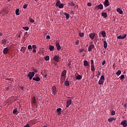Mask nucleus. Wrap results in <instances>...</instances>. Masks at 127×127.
I'll list each match as a JSON object with an SVG mask.
<instances>
[{
	"label": "nucleus",
	"instance_id": "30",
	"mask_svg": "<svg viewBox=\"0 0 127 127\" xmlns=\"http://www.w3.org/2000/svg\"><path fill=\"white\" fill-rule=\"evenodd\" d=\"M78 35H79L80 37H83V36H84V33H78Z\"/></svg>",
	"mask_w": 127,
	"mask_h": 127
},
{
	"label": "nucleus",
	"instance_id": "19",
	"mask_svg": "<svg viewBox=\"0 0 127 127\" xmlns=\"http://www.w3.org/2000/svg\"><path fill=\"white\" fill-rule=\"evenodd\" d=\"M26 48L24 47H22L21 48L20 51H21L23 54H24V52L26 51Z\"/></svg>",
	"mask_w": 127,
	"mask_h": 127
},
{
	"label": "nucleus",
	"instance_id": "64",
	"mask_svg": "<svg viewBox=\"0 0 127 127\" xmlns=\"http://www.w3.org/2000/svg\"><path fill=\"white\" fill-rule=\"evenodd\" d=\"M105 52H106V51H104V53H105Z\"/></svg>",
	"mask_w": 127,
	"mask_h": 127
},
{
	"label": "nucleus",
	"instance_id": "56",
	"mask_svg": "<svg viewBox=\"0 0 127 127\" xmlns=\"http://www.w3.org/2000/svg\"><path fill=\"white\" fill-rule=\"evenodd\" d=\"M105 64H106V61H103L102 62V65H104Z\"/></svg>",
	"mask_w": 127,
	"mask_h": 127
},
{
	"label": "nucleus",
	"instance_id": "61",
	"mask_svg": "<svg viewBox=\"0 0 127 127\" xmlns=\"http://www.w3.org/2000/svg\"><path fill=\"white\" fill-rule=\"evenodd\" d=\"M67 65L68 66H70V65H71V63H68V64H67Z\"/></svg>",
	"mask_w": 127,
	"mask_h": 127
},
{
	"label": "nucleus",
	"instance_id": "52",
	"mask_svg": "<svg viewBox=\"0 0 127 127\" xmlns=\"http://www.w3.org/2000/svg\"><path fill=\"white\" fill-rule=\"evenodd\" d=\"M107 10L108 12H110L111 11V8H107Z\"/></svg>",
	"mask_w": 127,
	"mask_h": 127
},
{
	"label": "nucleus",
	"instance_id": "26",
	"mask_svg": "<svg viewBox=\"0 0 127 127\" xmlns=\"http://www.w3.org/2000/svg\"><path fill=\"white\" fill-rule=\"evenodd\" d=\"M101 34L102 35L103 37H106V33L105 31H103L101 32Z\"/></svg>",
	"mask_w": 127,
	"mask_h": 127
},
{
	"label": "nucleus",
	"instance_id": "48",
	"mask_svg": "<svg viewBox=\"0 0 127 127\" xmlns=\"http://www.w3.org/2000/svg\"><path fill=\"white\" fill-rule=\"evenodd\" d=\"M6 42V40H5V39L2 40V43H5Z\"/></svg>",
	"mask_w": 127,
	"mask_h": 127
},
{
	"label": "nucleus",
	"instance_id": "31",
	"mask_svg": "<svg viewBox=\"0 0 127 127\" xmlns=\"http://www.w3.org/2000/svg\"><path fill=\"white\" fill-rule=\"evenodd\" d=\"M122 71L121 70H118L117 72H116V74L117 75H120V74H121Z\"/></svg>",
	"mask_w": 127,
	"mask_h": 127
},
{
	"label": "nucleus",
	"instance_id": "49",
	"mask_svg": "<svg viewBox=\"0 0 127 127\" xmlns=\"http://www.w3.org/2000/svg\"><path fill=\"white\" fill-rule=\"evenodd\" d=\"M27 7V4H24V5H23L24 9H26Z\"/></svg>",
	"mask_w": 127,
	"mask_h": 127
},
{
	"label": "nucleus",
	"instance_id": "7",
	"mask_svg": "<svg viewBox=\"0 0 127 127\" xmlns=\"http://www.w3.org/2000/svg\"><path fill=\"white\" fill-rule=\"evenodd\" d=\"M33 80H35L36 81L39 82V81H40L41 78L39 76H37L36 77H33Z\"/></svg>",
	"mask_w": 127,
	"mask_h": 127
},
{
	"label": "nucleus",
	"instance_id": "29",
	"mask_svg": "<svg viewBox=\"0 0 127 127\" xmlns=\"http://www.w3.org/2000/svg\"><path fill=\"white\" fill-rule=\"evenodd\" d=\"M27 48L30 51H31L32 50V46L31 45H29L28 47Z\"/></svg>",
	"mask_w": 127,
	"mask_h": 127
},
{
	"label": "nucleus",
	"instance_id": "36",
	"mask_svg": "<svg viewBox=\"0 0 127 127\" xmlns=\"http://www.w3.org/2000/svg\"><path fill=\"white\" fill-rule=\"evenodd\" d=\"M94 61L93 60H91V68H92V67L93 66V64H94Z\"/></svg>",
	"mask_w": 127,
	"mask_h": 127
},
{
	"label": "nucleus",
	"instance_id": "22",
	"mask_svg": "<svg viewBox=\"0 0 127 127\" xmlns=\"http://www.w3.org/2000/svg\"><path fill=\"white\" fill-rule=\"evenodd\" d=\"M64 15H65V17L67 20H68L70 17V14H68V13H64Z\"/></svg>",
	"mask_w": 127,
	"mask_h": 127
},
{
	"label": "nucleus",
	"instance_id": "27",
	"mask_svg": "<svg viewBox=\"0 0 127 127\" xmlns=\"http://www.w3.org/2000/svg\"><path fill=\"white\" fill-rule=\"evenodd\" d=\"M49 49L51 51H54L55 47L53 46H50Z\"/></svg>",
	"mask_w": 127,
	"mask_h": 127
},
{
	"label": "nucleus",
	"instance_id": "47",
	"mask_svg": "<svg viewBox=\"0 0 127 127\" xmlns=\"http://www.w3.org/2000/svg\"><path fill=\"white\" fill-rule=\"evenodd\" d=\"M37 48V46L35 45H33L32 46V49H36Z\"/></svg>",
	"mask_w": 127,
	"mask_h": 127
},
{
	"label": "nucleus",
	"instance_id": "39",
	"mask_svg": "<svg viewBox=\"0 0 127 127\" xmlns=\"http://www.w3.org/2000/svg\"><path fill=\"white\" fill-rule=\"evenodd\" d=\"M23 29L25 30H29V27H28V26H25V27H23Z\"/></svg>",
	"mask_w": 127,
	"mask_h": 127
},
{
	"label": "nucleus",
	"instance_id": "43",
	"mask_svg": "<svg viewBox=\"0 0 127 127\" xmlns=\"http://www.w3.org/2000/svg\"><path fill=\"white\" fill-rule=\"evenodd\" d=\"M60 49H61V46L60 45V43H59L58 47L57 48L58 51H60Z\"/></svg>",
	"mask_w": 127,
	"mask_h": 127
},
{
	"label": "nucleus",
	"instance_id": "21",
	"mask_svg": "<svg viewBox=\"0 0 127 127\" xmlns=\"http://www.w3.org/2000/svg\"><path fill=\"white\" fill-rule=\"evenodd\" d=\"M66 71L65 70H64V71L62 72L61 76L62 77L65 76V75H66Z\"/></svg>",
	"mask_w": 127,
	"mask_h": 127
},
{
	"label": "nucleus",
	"instance_id": "58",
	"mask_svg": "<svg viewBox=\"0 0 127 127\" xmlns=\"http://www.w3.org/2000/svg\"><path fill=\"white\" fill-rule=\"evenodd\" d=\"M56 45V46L57 47V48H58L59 43L57 42Z\"/></svg>",
	"mask_w": 127,
	"mask_h": 127
},
{
	"label": "nucleus",
	"instance_id": "38",
	"mask_svg": "<svg viewBox=\"0 0 127 127\" xmlns=\"http://www.w3.org/2000/svg\"><path fill=\"white\" fill-rule=\"evenodd\" d=\"M79 53H82L83 52H84V51H85L84 49H82L81 50L79 49Z\"/></svg>",
	"mask_w": 127,
	"mask_h": 127
},
{
	"label": "nucleus",
	"instance_id": "25",
	"mask_svg": "<svg viewBox=\"0 0 127 127\" xmlns=\"http://www.w3.org/2000/svg\"><path fill=\"white\" fill-rule=\"evenodd\" d=\"M32 102L33 104H35L36 101V98L35 97V96H33V98H32Z\"/></svg>",
	"mask_w": 127,
	"mask_h": 127
},
{
	"label": "nucleus",
	"instance_id": "33",
	"mask_svg": "<svg viewBox=\"0 0 127 127\" xmlns=\"http://www.w3.org/2000/svg\"><path fill=\"white\" fill-rule=\"evenodd\" d=\"M64 4H61V1H60V5L59 6V8H64Z\"/></svg>",
	"mask_w": 127,
	"mask_h": 127
},
{
	"label": "nucleus",
	"instance_id": "45",
	"mask_svg": "<svg viewBox=\"0 0 127 127\" xmlns=\"http://www.w3.org/2000/svg\"><path fill=\"white\" fill-rule=\"evenodd\" d=\"M95 9L96 10H99V7H98V5H96L95 7Z\"/></svg>",
	"mask_w": 127,
	"mask_h": 127
},
{
	"label": "nucleus",
	"instance_id": "20",
	"mask_svg": "<svg viewBox=\"0 0 127 127\" xmlns=\"http://www.w3.org/2000/svg\"><path fill=\"white\" fill-rule=\"evenodd\" d=\"M61 111H62V109H61V108H58V109H57L58 115H61Z\"/></svg>",
	"mask_w": 127,
	"mask_h": 127
},
{
	"label": "nucleus",
	"instance_id": "57",
	"mask_svg": "<svg viewBox=\"0 0 127 127\" xmlns=\"http://www.w3.org/2000/svg\"><path fill=\"white\" fill-rule=\"evenodd\" d=\"M117 11L118 12H119V13H120V8H118L117 9Z\"/></svg>",
	"mask_w": 127,
	"mask_h": 127
},
{
	"label": "nucleus",
	"instance_id": "59",
	"mask_svg": "<svg viewBox=\"0 0 127 127\" xmlns=\"http://www.w3.org/2000/svg\"><path fill=\"white\" fill-rule=\"evenodd\" d=\"M33 72H34V73H35V72L36 73H37V72H38V70H36V69H34Z\"/></svg>",
	"mask_w": 127,
	"mask_h": 127
},
{
	"label": "nucleus",
	"instance_id": "35",
	"mask_svg": "<svg viewBox=\"0 0 127 127\" xmlns=\"http://www.w3.org/2000/svg\"><path fill=\"white\" fill-rule=\"evenodd\" d=\"M17 108H15L13 110V114H16V113H17Z\"/></svg>",
	"mask_w": 127,
	"mask_h": 127
},
{
	"label": "nucleus",
	"instance_id": "15",
	"mask_svg": "<svg viewBox=\"0 0 127 127\" xmlns=\"http://www.w3.org/2000/svg\"><path fill=\"white\" fill-rule=\"evenodd\" d=\"M68 78L66 79V80H65V81H64V85H65V86H69V85H70L69 84V82L68 81Z\"/></svg>",
	"mask_w": 127,
	"mask_h": 127
},
{
	"label": "nucleus",
	"instance_id": "34",
	"mask_svg": "<svg viewBox=\"0 0 127 127\" xmlns=\"http://www.w3.org/2000/svg\"><path fill=\"white\" fill-rule=\"evenodd\" d=\"M45 60V61H49L50 60V56H46Z\"/></svg>",
	"mask_w": 127,
	"mask_h": 127
},
{
	"label": "nucleus",
	"instance_id": "18",
	"mask_svg": "<svg viewBox=\"0 0 127 127\" xmlns=\"http://www.w3.org/2000/svg\"><path fill=\"white\" fill-rule=\"evenodd\" d=\"M98 9H104V6L102 4H99L98 5Z\"/></svg>",
	"mask_w": 127,
	"mask_h": 127
},
{
	"label": "nucleus",
	"instance_id": "44",
	"mask_svg": "<svg viewBox=\"0 0 127 127\" xmlns=\"http://www.w3.org/2000/svg\"><path fill=\"white\" fill-rule=\"evenodd\" d=\"M70 5L71 6H74L75 4H74V3H73V2H70Z\"/></svg>",
	"mask_w": 127,
	"mask_h": 127
},
{
	"label": "nucleus",
	"instance_id": "13",
	"mask_svg": "<svg viewBox=\"0 0 127 127\" xmlns=\"http://www.w3.org/2000/svg\"><path fill=\"white\" fill-rule=\"evenodd\" d=\"M102 16L103 17V18H107V13L106 12H102L101 14Z\"/></svg>",
	"mask_w": 127,
	"mask_h": 127
},
{
	"label": "nucleus",
	"instance_id": "1",
	"mask_svg": "<svg viewBox=\"0 0 127 127\" xmlns=\"http://www.w3.org/2000/svg\"><path fill=\"white\" fill-rule=\"evenodd\" d=\"M105 76H104V75H102L100 77V78L98 81L99 85H103L104 82L105 81Z\"/></svg>",
	"mask_w": 127,
	"mask_h": 127
},
{
	"label": "nucleus",
	"instance_id": "3",
	"mask_svg": "<svg viewBox=\"0 0 127 127\" xmlns=\"http://www.w3.org/2000/svg\"><path fill=\"white\" fill-rule=\"evenodd\" d=\"M126 38H127V34H124L123 35H119V36H117V38L120 40H124Z\"/></svg>",
	"mask_w": 127,
	"mask_h": 127
},
{
	"label": "nucleus",
	"instance_id": "16",
	"mask_svg": "<svg viewBox=\"0 0 127 127\" xmlns=\"http://www.w3.org/2000/svg\"><path fill=\"white\" fill-rule=\"evenodd\" d=\"M76 80H81L82 79V76L81 75H80V74H77V76L76 77Z\"/></svg>",
	"mask_w": 127,
	"mask_h": 127
},
{
	"label": "nucleus",
	"instance_id": "28",
	"mask_svg": "<svg viewBox=\"0 0 127 127\" xmlns=\"http://www.w3.org/2000/svg\"><path fill=\"white\" fill-rule=\"evenodd\" d=\"M15 14L17 15H19L20 14H19V9H16L15 10Z\"/></svg>",
	"mask_w": 127,
	"mask_h": 127
},
{
	"label": "nucleus",
	"instance_id": "23",
	"mask_svg": "<svg viewBox=\"0 0 127 127\" xmlns=\"http://www.w3.org/2000/svg\"><path fill=\"white\" fill-rule=\"evenodd\" d=\"M84 66H88L89 64L87 61H84L83 63Z\"/></svg>",
	"mask_w": 127,
	"mask_h": 127
},
{
	"label": "nucleus",
	"instance_id": "40",
	"mask_svg": "<svg viewBox=\"0 0 127 127\" xmlns=\"http://www.w3.org/2000/svg\"><path fill=\"white\" fill-rule=\"evenodd\" d=\"M100 74H101V72H100L99 70H98V73L97 74V78H99Z\"/></svg>",
	"mask_w": 127,
	"mask_h": 127
},
{
	"label": "nucleus",
	"instance_id": "14",
	"mask_svg": "<svg viewBox=\"0 0 127 127\" xmlns=\"http://www.w3.org/2000/svg\"><path fill=\"white\" fill-rule=\"evenodd\" d=\"M117 120V118H115V117H112L111 118L108 119V121L109 122H112V121H116Z\"/></svg>",
	"mask_w": 127,
	"mask_h": 127
},
{
	"label": "nucleus",
	"instance_id": "10",
	"mask_svg": "<svg viewBox=\"0 0 127 127\" xmlns=\"http://www.w3.org/2000/svg\"><path fill=\"white\" fill-rule=\"evenodd\" d=\"M94 48H95V46H94V45H90L88 47V51H92V50Z\"/></svg>",
	"mask_w": 127,
	"mask_h": 127
},
{
	"label": "nucleus",
	"instance_id": "41",
	"mask_svg": "<svg viewBox=\"0 0 127 127\" xmlns=\"http://www.w3.org/2000/svg\"><path fill=\"white\" fill-rule=\"evenodd\" d=\"M29 20H30V22L33 23L35 22L34 19H32V18H29Z\"/></svg>",
	"mask_w": 127,
	"mask_h": 127
},
{
	"label": "nucleus",
	"instance_id": "37",
	"mask_svg": "<svg viewBox=\"0 0 127 127\" xmlns=\"http://www.w3.org/2000/svg\"><path fill=\"white\" fill-rule=\"evenodd\" d=\"M125 78L124 74H122V75L120 77V80H123Z\"/></svg>",
	"mask_w": 127,
	"mask_h": 127
},
{
	"label": "nucleus",
	"instance_id": "60",
	"mask_svg": "<svg viewBox=\"0 0 127 127\" xmlns=\"http://www.w3.org/2000/svg\"><path fill=\"white\" fill-rule=\"evenodd\" d=\"M29 77V80H32V77L30 76H28Z\"/></svg>",
	"mask_w": 127,
	"mask_h": 127
},
{
	"label": "nucleus",
	"instance_id": "17",
	"mask_svg": "<svg viewBox=\"0 0 127 127\" xmlns=\"http://www.w3.org/2000/svg\"><path fill=\"white\" fill-rule=\"evenodd\" d=\"M103 46L105 49L107 48V41L106 40H104L103 41Z\"/></svg>",
	"mask_w": 127,
	"mask_h": 127
},
{
	"label": "nucleus",
	"instance_id": "9",
	"mask_svg": "<svg viewBox=\"0 0 127 127\" xmlns=\"http://www.w3.org/2000/svg\"><path fill=\"white\" fill-rule=\"evenodd\" d=\"M95 34L94 33H91V34H89V37L92 40H94V38L95 37Z\"/></svg>",
	"mask_w": 127,
	"mask_h": 127
},
{
	"label": "nucleus",
	"instance_id": "5",
	"mask_svg": "<svg viewBox=\"0 0 127 127\" xmlns=\"http://www.w3.org/2000/svg\"><path fill=\"white\" fill-rule=\"evenodd\" d=\"M8 52H9V50L8 48L6 47L3 49V54H4V55H6V54H8Z\"/></svg>",
	"mask_w": 127,
	"mask_h": 127
},
{
	"label": "nucleus",
	"instance_id": "12",
	"mask_svg": "<svg viewBox=\"0 0 127 127\" xmlns=\"http://www.w3.org/2000/svg\"><path fill=\"white\" fill-rule=\"evenodd\" d=\"M59 60H60V57H59V56H55L54 57V60L55 61H56V62H59Z\"/></svg>",
	"mask_w": 127,
	"mask_h": 127
},
{
	"label": "nucleus",
	"instance_id": "4",
	"mask_svg": "<svg viewBox=\"0 0 127 127\" xmlns=\"http://www.w3.org/2000/svg\"><path fill=\"white\" fill-rule=\"evenodd\" d=\"M121 124L123 127H127V121L126 120H124V121L121 122Z\"/></svg>",
	"mask_w": 127,
	"mask_h": 127
},
{
	"label": "nucleus",
	"instance_id": "24",
	"mask_svg": "<svg viewBox=\"0 0 127 127\" xmlns=\"http://www.w3.org/2000/svg\"><path fill=\"white\" fill-rule=\"evenodd\" d=\"M91 71L93 72V73H94V72L95 71L94 64H93V65H92V66L91 67Z\"/></svg>",
	"mask_w": 127,
	"mask_h": 127
},
{
	"label": "nucleus",
	"instance_id": "63",
	"mask_svg": "<svg viewBox=\"0 0 127 127\" xmlns=\"http://www.w3.org/2000/svg\"><path fill=\"white\" fill-rule=\"evenodd\" d=\"M21 89H22V90H23L24 87H21Z\"/></svg>",
	"mask_w": 127,
	"mask_h": 127
},
{
	"label": "nucleus",
	"instance_id": "53",
	"mask_svg": "<svg viewBox=\"0 0 127 127\" xmlns=\"http://www.w3.org/2000/svg\"><path fill=\"white\" fill-rule=\"evenodd\" d=\"M87 5H88V6H92V4L91 3L89 2L87 3Z\"/></svg>",
	"mask_w": 127,
	"mask_h": 127
},
{
	"label": "nucleus",
	"instance_id": "11",
	"mask_svg": "<svg viewBox=\"0 0 127 127\" xmlns=\"http://www.w3.org/2000/svg\"><path fill=\"white\" fill-rule=\"evenodd\" d=\"M35 75V72H29V73L28 74V76H30L33 78V77H34Z\"/></svg>",
	"mask_w": 127,
	"mask_h": 127
},
{
	"label": "nucleus",
	"instance_id": "50",
	"mask_svg": "<svg viewBox=\"0 0 127 127\" xmlns=\"http://www.w3.org/2000/svg\"><path fill=\"white\" fill-rule=\"evenodd\" d=\"M120 14H123V10H122V9H121V8H120Z\"/></svg>",
	"mask_w": 127,
	"mask_h": 127
},
{
	"label": "nucleus",
	"instance_id": "8",
	"mask_svg": "<svg viewBox=\"0 0 127 127\" xmlns=\"http://www.w3.org/2000/svg\"><path fill=\"white\" fill-rule=\"evenodd\" d=\"M71 103H72L71 100H67L66 102V107L68 108L70 105H71Z\"/></svg>",
	"mask_w": 127,
	"mask_h": 127
},
{
	"label": "nucleus",
	"instance_id": "6",
	"mask_svg": "<svg viewBox=\"0 0 127 127\" xmlns=\"http://www.w3.org/2000/svg\"><path fill=\"white\" fill-rule=\"evenodd\" d=\"M104 6L107 7V6H109V5H110V4L108 0H105V1H104Z\"/></svg>",
	"mask_w": 127,
	"mask_h": 127
},
{
	"label": "nucleus",
	"instance_id": "2",
	"mask_svg": "<svg viewBox=\"0 0 127 127\" xmlns=\"http://www.w3.org/2000/svg\"><path fill=\"white\" fill-rule=\"evenodd\" d=\"M57 92L58 90L57 89L56 86H55V85H53V86L52 87V94L55 95L57 94Z\"/></svg>",
	"mask_w": 127,
	"mask_h": 127
},
{
	"label": "nucleus",
	"instance_id": "32",
	"mask_svg": "<svg viewBox=\"0 0 127 127\" xmlns=\"http://www.w3.org/2000/svg\"><path fill=\"white\" fill-rule=\"evenodd\" d=\"M60 0H57L56 3L57 6H58L59 7L60 4Z\"/></svg>",
	"mask_w": 127,
	"mask_h": 127
},
{
	"label": "nucleus",
	"instance_id": "54",
	"mask_svg": "<svg viewBox=\"0 0 127 127\" xmlns=\"http://www.w3.org/2000/svg\"><path fill=\"white\" fill-rule=\"evenodd\" d=\"M24 127H30V125L29 124H27L26 125V126H24Z\"/></svg>",
	"mask_w": 127,
	"mask_h": 127
},
{
	"label": "nucleus",
	"instance_id": "62",
	"mask_svg": "<svg viewBox=\"0 0 127 127\" xmlns=\"http://www.w3.org/2000/svg\"><path fill=\"white\" fill-rule=\"evenodd\" d=\"M0 36H2V33L0 32Z\"/></svg>",
	"mask_w": 127,
	"mask_h": 127
},
{
	"label": "nucleus",
	"instance_id": "46",
	"mask_svg": "<svg viewBox=\"0 0 127 127\" xmlns=\"http://www.w3.org/2000/svg\"><path fill=\"white\" fill-rule=\"evenodd\" d=\"M79 40H76V41H75V45H79Z\"/></svg>",
	"mask_w": 127,
	"mask_h": 127
},
{
	"label": "nucleus",
	"instance_id": "51",
	"mask_svg": "<svg viewBox=\"0 0 127 127\" xmlns=\"http://www.w3.org/2000/svg\"><path fill=\"white\" fill-rule=\"evenodd\" d=\"M51 38L50 35H47L46 36V39H50Z\"/></svg>",
	"mask_w": 127,
	"mask_h": 127
},
{
	"label": "nucleus",
	"instance_id": "55",
	"mask_svg": "<svg viewBox=\"0 0 127 127\" xmlns=\"http://www.w3.org/2000/svg\"><path fill=\"white\" fill-rule=\"evenodd\" d=\"M33 53H36V49H34L33 50Z\"/></svg>",
	"mask_w": 127,
	"mask_h": 127
},
{
	"label": "nucleus",
	"instance_id": "42",
	"mask_svg": "<svg viewBox=\"0 0 127 127\" xmlns=\"http://www.w3.org/2000/svg\"><path fill=\"white\" fill-rule=\"evenodd\" d=\"M111 115H112V116H115V110H112V111Z\"/></svg>",
	"mask_w": 127,
	"mask_h": 127
}]
</instances>
